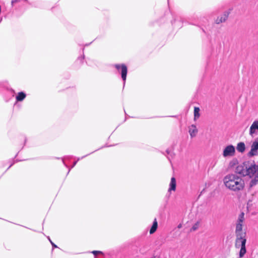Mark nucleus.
<instances>
[{"mask_svg": "<svg viewBox=\"0 0 258 258\" xmlns=\"http://www.w3.org/2000/svg\"><path fill=\"white\" fill-rule=\"evenodd\" d=\"M235 153V147L232 145L226 146L223 150V156L224 157H232L234 155Z\"/></svg>", "mask_w": 258, "mask_h": 258, "instance_id": "obj_5", "label": "nucleus"}, {"mask_svg": "<svg viewBox=\"0 0 258 258\" xmlns=\"http://www.w3.org/2000/svg\"><path fill=\"white\" fill-rule=\"evenodd\" d=\"M14 2H16V1H12V3H14Z\"/></svg>", "mask_w": 258, "mask_h": 258, "instance_id": "obj_24", "label": "nucleus"}, {"mask_svg": "<svg viewBox=\"0 0 258 258\" xmlns=\"http://www.w3.org/2000/svg\"><path fill=\"white\" fill-rule=\"evenodd\" d=\"M245 243H246V239L245 238H241L236 239V246L237 247L241 246V249L240 251V256L242 257L246 252L245 249Z\"/></svg>", "mask_w": 258, "mask_h": 258, "instance_id": "obj_3", "label": "nucleus"}, {"mask_svg": "<svg viewBox=\"0 0 258 258\" xmlns=\"http://www.w3.org/2000/svg\"><path fill=\"white\" fill-rule=\"evenodd\" d=\"M114 66L118 71H119L120 70H121V78L123 81V84L124 85L127 72V69L126 66L124 64H114Z\"/></svg>", "mask_w": 258, "mask_h": 258, "instance_id": "obj_4", "label": "nucleus"}, {"mask_svg": "<svg viewBox=\"0 0 258 258\" xmlns=\"http://www.w3.org/2000/svg\"><path fill=\"white\" fill-rule=\"evenodd\" d=\"M14 2H16V1H12V3H14Z\"/></svg>", "mask_w": 258, "mask_h": 258, "instance_id": "obj_23", "label": "nucleus"}, {"mask_svg": "<svg viewBox=\"0 0 258 258\" xmlns=\"http://www.w3.org/2000/svg\"><path fill=\"white\" fill-rule=\"evenodd\" d=\"M176 179L174 177H172L171 179V181L169 184V188L168 189V191L170 192L171 191H175L176 189Z\"/></svg>", "mask_w": 258, "mask_h": 258, "instance_id": "obj_12", "label": "nucleus"}, {"mask_svg": "<svg viewBox=\"0 0 258 258\" xmlns=\"http://www.w3.org/2000/svg\"><path fill=\"white\" fill-rule=\"evenodd\" d=\"M200 109L198 107H195L194 108V120H196L198 118L200 117Z\"/></svg>", "mask_w": 258, "mask_h": 258, "instance_id": "obj_16", "label": "nucleus"}, {"mask_svg": "<svg viewBox=\"0 0 258 258\" xmlns=\"http://www.w3.org/2000/svg\"><path fill=\"white\" fill-rule=\"evenodd\" d=\"M26 96V95L25 93L23 92H21L18 93V95L16 97V99L17 101H22L25 98Z\"/></svg>", "mask_w": 258, "mask_h": 258, "instance_id": "obj_15", "label": "nucleus"}, {"mask_svg": "<svg viewBox=\"0 0 258 258\" xmlns=\"http://www.w3.org/2000/svg\"><path fill=\"white\" fill-rule=\"evenodd\" d=\"M236 149L238 152L243 153L245 150V146L244 143L243 142H240L238 143Z\"/></svg>", "mask_w": 258, "mask_h": 258, "instance_id": "obj_14", "label": "nucleus"}, {"mask_svg": "<svg viewBox=\"0 0 258 258\" xmlns=\"http://www.w3.org/2000/svg\"><path fill=\"white\" fill-rule=\"evenodd\" d=\"M200 226V222L197 221L192 225L190 230L191 231H196L199 229Z\"/></svg>", "mask_w": 258, "mask_h": 258, "instance_id": "obj_17", "label": "nucleus"}, {"mask_svg": "<svg viewBox=\"0 0 258 258\" xmlns=\"http://www.w3.org/2000/svg\"><path fill=\"white\" fill-rule=\"evenodd\" d=\"M158 227V223L157 219L155 218L153 221V225L150 230V233L153 234L157 230Z\"/></svg>", "mask_w": 258, "mask_h": 258, "instance_id": "obj_13", "label": "nucleus"}, {"mask_svg": "<svg viewBox=\"0 0 258 258\" xmlns=\"http://www.w3.org/2000/svg\"><path fill=\"white\" fill-rule=\"evenodd\" d=\"M242 223L237 222L236 225V234L237 236V239L245 238V233L242 232Z\"/></svg>", "mask_w": 258, "mask_h": 258, "instance_id": "obj_6", "label": "nucleus"}, {"mask_svg": "<svg viewBox=\"0 0 258 258\" xmlns=\"http://www.w3.org/2000/svg\"><path fill=\"white\" fill-rule=\"evenodd\" d=\"M182 224H179L177 226V228H179V229H180V228H181L182 227Z\"/></svg>", "mask_w": 258, "mask_h": 258, "instance_id": "obj_22", "label": "nucleus"}, {"mask_svg": "<svg viewBox=\"0 0 258 258\" xmlns=\"http://www.w3.org/2000/svg\"><path fill=\"white\" fill-rule=\"evenodd\" d=\"M48 239H49V241L50 242V243L52 244L53 247H57V246L51 241V240H50V239L49 238H48Z\"/></svg>", "mask_w": 258, "mask_h": 258, "instance_id": "obj_20", "label": "nucleus"}, {"mask_svg": "<svg viewBox=\"0 0 258 258\" xmlns=\"http://www.w3.org/2000/svg\"><path fill=\"white\" fill-rule=\"evenodd\" d=\"M258 131V120H255L253 122L249 129V134L253 136Z\"/></svg>", "mask_w": 258, "mask_h": 258, "instance_id": "obj_9", "label": "nucleus"}, {"mask_svg": "<svg viewBox=\"0 0 258 258\" xmlns=\"http://www.w3.org/2000/svg\"><path fill=\"white\" fill-rule=\"evenodd\" d=\"M258 184V172L251 177L249 182V186L253 187Z\"/></svg>", "mask_w": 258, "mask_h": 258, "instance_id": "obj_11", "label": "nucleus"}, {"mask_svg": "<svg viewBox=\"0 0 258 258\" xmlns=\"http://www.w3.org/2000/svg\"><path fill=\"white\" fill-rule=\"evenodd\" d=\"M92 253L93 254H94L95 255H96L98 253H101L102 252L101 251L94 250V251H92Z\"/></svg>", "mask_w": 258, "mask_h": 258, "instance_id": "obj_19", "label": "nucleus"}, {"mask_svg": "<svg viewBox=\"0 0 258 258\" xmlns=\"http://www.w3.org/2000/svg\"><path fill=\"white\" fill-rule=\"evenodd\" d=\"M258 141L255 140L251 145V149L248 154V156L252 157L257 154Z\"/></svg>", "mask_w": 258, "mask_h": 258, "instance_id": "obj_8", "label": "nucleus"}, {"mask_svg": "<svg viewBox=\"0 0 258 258\" xmlns=\"http://www.w3.org/2000/svg\"><path fill=\"white\" fill-rule=\"evenodd\" d=\"M224 185L231 191L238 192L242 190L245 186L244 179L236 174H228L223 179Z\"/></svg>", "mask_w": 258, "mask_h": 258, "instance_id": "obj_1", "label": "nucleus"}, {"mask_svg": "<svg viewBox=\"0 0 258 258\" xmlns=\"http://www.w3.org/2000/svg\"><path fill=\"white\" fill-rule=\"evenodd\" d=\"M188 129V132L191 138L196 137L198 131L196 126L194 124H192L189 126Z\"/></svg>", "mask_w": 258, "mask_h": 258, "instance_id": "obj_10", "label": "nucleus"}, {"mask_svg": "<svg viewBox=\"0 0 258 258\" xmlns=\"http://www.w3.org/2000/svg\"><path fill=\"white\" fill-rule=\"evenodd\" d=\"M244 214L242 212L239 215L237 222L243 223L244 219Z\"/></svg>", "mask_w": 258, "mask_h": 258, "instance_id": "obj_18", "label": "nucleus"}, {"mask_svg": "<svg viewBox=\"0 0 258 258\" xmlns=\"http://www.w3.org/2000/svg\"><path fill=\"white\" fill-rule=\"evenodd\" d=\"M230 12V10L224 12L223 14H222L220 16H218L216 19V20H215V23L217 24H219L225 22L228 17Z\"/></svg>", "mask_w": 258, "mask_h": 258, "instance_id": "obj_7", "label": "nucleus"}, {"mask_svg": "<svg viewBox=\"0 0 258 258\" xmlns=\"http://www.w3.org/2000/svg\"><path fill=\"white\" fill-rule=\"evenodd\" d=\"M241 167L238 166L237 168V172L242 174L243 176L247 175L250 178H251L254 175L258 172V165L253 163L251 164L247 167H246L245 170H240Z\"/></svg>", "mask_w": 258, "mask_h": 258, "instance_id": "obj_2", "label": "nucleus"}, {"mask_svg": "<svg viewBox=\"0 0 258 258\" xmlns=\"http://www.w3.org/2000/svg\"><path fill=\"white\" fill-rule=\"evenodd\" d=\"M79 160V159H78L77 161H75V162L74 163V164H73V166H72V168L74 167L76 165V164H77V162H78V161Z\"/></svg>", "mask_w": 258, "mask_h": 258, "instance_id": "obj_21", "label": "nucleus"}]
</instances>
